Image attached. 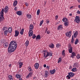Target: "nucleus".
I'll return each instance as SVG.
<instances>
[{"label": "nucleus", "instance_id": "nucleus-1", "mask_svg": "<svg viewBox=\"0 0 80 80\" xmlns=\"http://www.w3.org/2000/svg\"><path fill=\"white\" fill-rule=\"evenodd\" d=\"M17 43L14 41H12L9 44V46L8 48V52L9 53L14 52L17 47Z\"/></svg>", "mask_w": 80, "mask_h": 80}, {"label": "nucleus", "instance_id": "nucleus-2", "mask_svg": "<svg viewBox=\"0 0 80 80\" xmlns=\"http://www.w3.org/2000/svg\"><path fill=\"white\" fill-rule=\"evenodd\" d=\"M4 10L5 13H7L8 11V6H6L4 9H2L1 11L0 12V23H2L4 20Z\"/></svg>", "mask_w": 80, "mask_h": 80}, {"label": "nucleus", "instance_id": "nucleus-3", "mask_svg": "<svg viewBox=\"0 0 80 80\" xmlns=\"http://www.w3.org/2000/svg\"><path fill=\"white\" fill-rule=\"evenodd\" d=\"M43 57L45 58H47L49 56V57H52L53 53L52 52H48L47 50H44L43 51Z\"/></svg>", "mask_w": 80, "mask_h": 80}, {"label": "nucleus", "instance_id": "nucleus-4", "mask_svg": "<svg viewBox=\"0 0 80 80\" xmlns=\"http://www.w3.org/2000/svg\"><path fill=\"white\" fill-rule=\"evenodd\" d=\"M75 22L77 23H79L80 22V17L76 16L75 17V19L74 20Z\"/></svg>", "mask_w": 80, "mask_h": 80}, {"label": "nucleus", "instance_id": "nucleus-5", "mask_svg": "<svg viewBox=\"0 0 80 80\" xmlns=\"http://www.w3.org/2000/svg\"><path fill=\"white\" fill-rule=\"evenodd\" d=\"M72 48H73V47H72L71 46H69L68 51L69 53H71L73 52V50H72Z\"/></svg>", "mask_w": 80, "mask_h": 80}, {"label": "nucleus", "instance_id": "nucleus-6", "mask_svg": "<svg viewBox=\"0 0 80 80\" xmlns=\"http://www.w3.org/2000/svg\"><path fill=\"white\" fill-rule=\"evenodd\" d=\"M66 35L68 37H70L72 35V31H70L69 32L65 33Z\"/></svg>", "mask_w": 80, "mask_h": 80}, {"label": "nucleus", "instance_id": "nucleus-7", "mask_svg": "<svg viewBox=\"0 0 80 80\" xmlns=\"http://www.w3.org/2000/svg\"><path fill=\"white\" fill-rule=\"evenodd\" d=\"M63 26L62 25H60L58 27V30H62L63 29Z\"/></svg>", "mask_w": 80, "mask_h": 80}, {"label": "nucleus", "instance_id": "nucleus-8", "mask_svg": "<svg viewBox=\"0 0 80 80\" xmlns=\"http://www.w3.org/2000/svg\"><path fill=\"white\" fill-rule=\"evenodd\" d=\"M68 74L69 75L70 77H74L75 75V73L72 72H68Z\"/></svg>", "mask_w": 80, "mask_h": 80}, {"label": "nucleus", "instance_id": "nucleus-9", "mask_svg": "<svg viewBox=\"0 0 80 80\" xmlns=\"http://www.w3.org/2000/svg\"><path fill=\"white\" fill-rule=\"evenodd\" d=\"M18 35H19V31L16 30L15 31V35H14V37H18Z\"/></svg>", "mask_w": 80, "mask_h": 80}, {"label": "nucleus", "instance_id": "nucleus-10", "mask_svg": "<svg viewBox=\"0 0 80 80\" xmlns=\"http://www.w3.org/2000/svg\"><path fill=\"white\" fill-rule=\"evenodd\" d=\"M48 75H49V73L48 72V71H45L44 75L46 78H47L48 77Z\"/></svg>", "mask_w": 80, "mask_h": 80}, {"label": "nucleus", "instance_id": "nucleus-11", "mask_svg": "<svg viewBox=\"0 0 80 80\" xmlns=\"http://www.w3.org/2000/svg\"><path fill=\"white\" fill-rule=\"evenodd\" d=\"M29 36L31 37L33 35V30H29Z\"/></svg>", "mask_w": 80, "mask_h": 80}, {"label": "nucleus", "instance_id": "nucleus-12", "mask_svg": "<svg viewBox=\"0 0 80 80\" xmlns=\"http://www.w3.org/2000/svg\"><path fill=\"white\" fill-rule=\"evenodd\" d=\"M62 20L63 22H68V20L67 19V18L65 17H64L62 19Z\"/></svg>", "mask_w": 80, "mask_h": 80}, {"label": "nucleus", "instance_id": "nucleus-13", "mask_svg": "<svg viewBox=\"0 0 80 80\" xmlns=\"http://www.w3.org/2000/svg\"><path fill=\"white\" fill-rule=\"evenodd\" d=\"M56 72V70H55V69H54L53 70H50V73L51 74H53L54 73H55Z\"/></svg>", "mask_w": 80, "mask_h": 80}, {"label": "nucleus", "instance_id": "nucleus-14", "mask_svg": "<svg viewBox=\"0 0 80 80\" xmlns=\"http://www.w3.org/2000/svg\"><path fill=\"white\" fill-rule=\"evenodd\" d=\"M38 67H39V64L38 63H36L35 64V67L36 69H38Z\"/></svg>", "mask_w": 80, "mask_h": 80}, {"label": "nucleus", "instance_id": "nucleus-15", "mask_svg": "<svg viewBox=\"0 0 80 80\" xmlns=\"http://www.w3.org/2000/svg\"><path fill=\"white\" fill-rule=\"evenodd\" d=\"M33 24H30L29 27V30H33Z\"/></svg>", "mask_w": 80, "mask_h": 80}, {"label": "nucleus", "instance_id": "nucleus-16", "mask_svg": "<svg viewBox=\"0 0 80 80\" xmlns=\"http://www.w3.org/2000/svg\"><path fill=\"white\" fill-rule=\"evenodd\" d=\"M64 25L66 27H68L69 25V22L66 21L64 23Z\"/></svg>", "mask_w": 80, "mask_h": 80}, {"label": "nucleus", "instance_id": "nucleus-17", "mask_svg": "<svg viewBox=\"0 0 80 80\" xmlns=\"http://www.w3.org/2000/svg\"><path fill=\"white\" fill-rule=\"evenodd\" d=\"M74 67H78V63L76 62L73 65Z\"/></svg>", "mask_w": 80, "mask_h": 80}, {"label": "nucleus", "instance_id": "nucleus-18", "mask_svg": "<svg viewBox=\"0 0 80 80\" xmlns=\"http://www.w3.org/2000/svg\"><path fill=\"white\" fill-rule=\"evenodd\" d=\"M72 55L71 56V57H72V58H73L74 57L76 56V53L74 52H72Z\"/></svg>", "mask_w": 80, "mask_h": 80}, {"label": "nucleus", "instance_id": "nucleus-19", "mask_svg": "<svg viewBox=\"0 0 80 80\" xmlns=\"http://www.w3.org/2000/svg\"><path fill=\"white\" fill-rule=\"evenodd\" d=\"M18 3V1H15L13 3V5L14 7H16Z\"/></svg>", "mask_w": 80, "mask_h": 80}, {"label": "nucleus", "instance_id": "nucleus-20", "mask_svg": "<svg viewBox=\"0 0 80 80\" xmlns=\"http://www.w3.org/2000/svg\"><path fill=\"white\" fill-rule=\"evenodd\" d=\"M71 71L72 72H77V68H73L72 69Z\"/></svg>", "mask_w": 80, "mask_h": 80}, {"label": "nucleus", "instance_id": "nucleus-21", "mask_svg": "<svg viewBox=\"0 0 80 80\" xmlns=\"http://www.w3.org/2000/svg\"><path fill=\"white\" fill-rule=\"evenodd\" d=\"M28 69V70L30 72H33V70H32V69L31 68V67L29 66Z\"/></svg>", "mask_w": 80, "mask_h": 80}, {"label": "nucleus", "instance_id": "nucleus-22", "mask_svg": "<svg viewBox=\"0 0 80 80\" xmlns=\"http://www.w3.org/2000/svg\"><path fill=\"white\" fill-rule=\"evenodd\" d=\"M7 29H8V28L7 27L4 26L2 28V30L3 31H6V30H7Z\"/></svg>", "mask_w": 80, "mask_h": 80}, {"label": "nucleus", "instance_id": "nucleus-23", "mask_svg": "<svg viewBox=\"0 0 80 80\" xmlns=\"http://www.w3.org/2000/svg\"><path fill=\"white\" fill-rule=\"evenodd\" d=\"M26 17H27V18L29 19H30V18H32V15L28 14L26 15Z\"/></svg>", "mask_w": 80, "mask_h": 80}, {"label": "nucleus", "instance_id": "nucleus-24", "mask_svg": "<svg viewBox=\"0 0 80 80\" xmlns=\"http://www.w3.org/2000/svg\"><path fill=\"white\" fill-rule=\"evenodd\" d=\"M78 32L76 31L74 34V38H76L77 37V35H78Z\"/></svg>", "mask_w": 80, "mask_h": 80}, {"label": "nucleus", "instance_id": "nucleus-25", "mask_svg": "<svg viewBox=\"0 0 80 80\" xmlns=\"http://www.w3.org/2000/svg\"><path fill=\"white\" fill-rule=\"evenodd\" d=\"M49 47L50 48H54V44H53V43H52L51 44L49 45Z\"/></svg>", "mask_w": 80, "mask_h": 80}, {"label": "nucleus", "instance_id": "nucleus-26", "mask_svg": "<svg viewBox=\"0 0 80 80\" xmlns=\"http://www.w3.org/2000/svg\"><path fill=\"white\" fill-rule=\"evenodd\" d=\"M17 15H19V16H20V15H22V13L21 11H18L17 12Z\"/></svg>", "mask_w": 80, "mask_h": 80}, {"label": "nucleus", "instance_id": "nucleus-27", "mask_svg": "<svg viewBox=\"0 0 80 80\" xmlns=\"http://www.w3.org/2000/svg\"><path fill=\"white\" fill-rule=\"evenodd\" d=\"M25 45L26 47H28V45H29V41L27 40L25 43Z\"/></svg>", "mask_w": 80, "mask_h": 80}, {"label": "nucleus", "instance_id": "nucleus-28", "mask_svg": "<svg viewBox=\"0 0 80 80\" xmlns=\"http://www.w3.org/2000/svg\"><path fill=\"white\" fill-rule=\"evenodd\" d=\"M56 46L57 48H59V47H61V44H60V43H57Z\"/></svg>", "mask_w": 80, "mask_h": 80}, {"label": "nucleus", "instance_id": "nucleus-29", "mask_svg": "<svg viewBox=\"0 0 80 80\" xmlns=\"http://www.w3.org/2000/svg\"><path fill=\"white\" fill-rule=\"evenodd\" d=\"M78 42H79L78 39V38H77V39H76V40H75L74 44L75 45H77V44H78Z\"/></svg>", "mask_w": 80, "mask_h": 80}, {"label": "nucleus", "instance_id": "nucleus-30", "mask_svg": "<svg viewBox=\"0 0 80 80\" xmlns=\"http://www.w3.org/2000/svg\"><path fill=\"white\" fill-rule=\"evenodd\" d=\"M16 77L17 78H20L21 77V75L19 74H18L16 75Z\"/></svg>", "mask_w": 80, "mask_h": 80}, {"label": "nucleus", "instance_id": "nucleus-31", "mask_svg": "<svg viewBox=\"0 0 80 80\" xmlns=\"http://www.w3.org/2000/svg\"><path fill=\"white\" fill-rule=\"evenodd\" d=\"M19 68H22V65H23V62H21L19 63Z\"/></svg>", "mask_w": 80, "mask_h": 80}, {"label": "nucleus", "instance_id": "nucleus-32", "mask_svg": "<svg viewBox=\"0 0 80 80\" xmlns=\"http://www.w3.org/2000/svg\"><path fill=\"white\" fill-rule=\"evenodd\" d=\"M65 50H63L62 52V55L63 56V57H65Z\"/></svg>", "mask_w": 80, "mask_h": 80}, {"label": "nucleus", "instance_id": "nucleus-33", "mask_svg": "<svg viewBox=\"0 0 80 80\" xmlns=\"http://www.w3.org/2000/svg\"><path fill=\"white\" fill-rule=\"evenodd\" d=\"M24 32V29H22L20 32V33L21 35H23V32Z\"/></svg>", "mask_w": 80, "mask_h": 80}, {"label": "nucleus", "instance_id": "nucleus-34", "mask_svg": "<svg viewBox=\"0 0 80 80\" xmlns=\"http://www.w3.org/2000/svg\"><path fill=\"white\" fill-rule=\"evenodd\" d=\"M8 42H5L3 44V46L6 47H8Z\"/></svg>", "mask_w": 80, "mask_h": 80}, {"label": "nucleus", "instance_id": "nucleus-35", "mask_svg": "<svg viewBox=\"0 0 80 80\" xmlns=\"http://www.w3.org/2000/svg\"><path fill=\"white\" fill-rule=\"evenodd\" d=\"M9 80H13V77L12 75H9Z\"/></svg>", "mask_w": 80, "mask_h": 80}, {"label": "nucleus", "instance_id": "nucleus-36", "mask_svg": "<svg viewBox=\"0 0 80 80\" xmlns=\"http://www.w3.org/2000/svg\"><path fill=\"white\" fill-rule=\"evenodd\" d=\"M8 32H12V27H10L8 29Z\"/></svg>", "mask_w": 80, "mask_h": 80}, {"label": "nucleus", "instance_id": "nucleus-37", "mask_svg": "<svg viewBox=\"0 0 80 80\" xmlns=\"http://www.w3.org/2000/svg\"><path fill=\"white\" fill-rule=\"evenodd\" d=\"M37 39H38L39 40H40L41 38H40V35H38L36 38V40H37Z\"/></svg>", "mask_w": 80, "mask_h": 80}, {"label": "nucleus", "instance_id": "nucleus-38", "mask_svg": "<svg viewBox=\"0 0 80 80\" xmlns=\"http://www.w3.org/2000/svg\"><path fill=\"white\" fill-rule=\"evenodd\" d=\"M8 31L6 30L4 31V35H7L8 34Z\"/></svg>", "mask_w": 80, "mask_h": 80}, {"label": "nucleus", "instance_id": "nucleus-39", "mask_svg": "<svg viewBox=\"0 0 80 80\" xmlns=\"http://www.w3.org/2000/svg\"><path fill=\"white\" fill-rule=\"evenodd\" d=\"M74 41H75V40L73 39V36H72V39L71 41V42L72 43H74Z\"/></svg>", "mask_w": 80, "mask_h": 80}, {"label": "nucleus", "instance_id": "nucleus-40", "mask_svg": "<svg viewBox=\"0 0 80 80\" xmlns=\"http://www.w3.org/2000/svg\"><path fill=\"white\" fill-rule=\"evenodd\" d=\"M61 62H62V58H60L58 59V63H61Z\"/></svg>", "mask_w": 80, "mask_h": 80}, {"label": "nucleus", "instance_id": "nucleus-41", "mask_svg": "<svg viewBox=\"0 0 80 80\" xmlns=\"http://www.w3.org/2000/svg\"><path fill=\"white\" fill-rule=\"evenodd\" d=\"M40 9H38L37 11V15H39V14H40Z\"/></svg>", "mask_w": 80, "mask_h": 80}, {"label": "nucleus", "instance_id": "nucleus-42", "mask_svg": "<svg viewBox=\"0 0 80 80\" xmlns=\"http://www.w3.org/2000/svg\"><path fill=\"white\" fill-rule=\"evenodd\" d=\"M77 58V59H79L80 58V54H78L76 56Z\"/></svg>", "mask_w": 80, "mask_h": 80}, {"label": "nucleus", "instance_id": "nucleus-43", "mask_svg": "<svg viewBox=\"0 0 80 80\" xmlns=\"http://www.w3.org/2000/svg\"><path fill=\"white\" fill-rule=\"evenodd\" d=\"M66 78L67 79H70V75H68L67 76H66Z\"/></svg>", "mask_w": 80, "mask_h": 80}, {"label": "nucleus", "instance_id": "nucleus-44", "mask_svg": "<svg viewBox=\"0 0 80 80\" xmlns=\"http://www.w3.org/2000/svg\"><path fill=\"white\" fill-rule=\"evenodd\" d=\"M28 75L29 77H31L32 75H33V72H30Z\"/></svg>", "mask_w": 80, "mask_h": 80}, {"label": "nucleus", "instance_id": "nucleus-45", "mask_svg": "<svg viewBox=\"0 0 80 80\" xmlns=\"http://www.w3.org/2000/svg\"><path fill=\"white\" fill-rule=\"evenodd\" d=\"M32 38L33 39H34V38H36V35H35V34L32 35Z\"/></svg>", "mask_w": 80, "mask_h": 80}, {"label": "nucleus", "instance_id": "nucleus-46", "mask_svg": "<svg viewBox=\"0 0 80 80\" xmlns=\"http://www.w3.org/2000/svg\"><path fill=\"white\" fill-rule=\"evenodd\" d=\"M33 80H37V77L36 76H35V77H34L33 78Z\"/></svg>", "mask_w": 80, "mask_h": 80}, {"label": "nucleus", "instance_id": "nucleus-47", "mask_svg": "<svg viewBox=\"0 0 80 80\" xmlns=\"http://www.w3.org/2000/svg\"><path fill=\"white\" fill-rule=\"evenodd\" d=\"M25 5L26 7H28V3L27 2L25 3Z\"/></svg>", "mask_w": 80, "mask_h": 80}, {"label": "nucleus", "instance_id": "nucleus-48", "mask_svg": "<svg viewBox=\"0 0 80 80\" xmlns=\"http://www.w3.org/2000/svg\"><path fill=\"white\" fill-rule=\"evenodd\" d=\"M49 22H50V21H49V20H47L46 21V23H47L48 24Z\"/></svg>", "mask_w": 80, "mask_h": 80}, {"label": "nucleus", "instance_id": "nucleus-49", "mask_svg": "<svg viewBox=\"0 0 80 80\" xmlns=\"http://www.w3.org/2000/svg\"><path fill=\"white\" fill-rule=\"evenodd\" d=\"M50 31L48 30L47 32V34H50Z\"/></svg>", "mask_w": 80, "mask_h": 80}, {"label": "nucleus", "instance_id": "nucleus-50", "mask_svg": "<svg viewBox=\"0 0 80 80\" xmlns=\"http://www.w3.org/2000/svg\"><path fill=\"white\" fill-rule=\"evenodd\" d=\"M77 13H78V14H80V11L79 10H78L77 11Z\"/></svg>", "mask_w": 80, "mask_h": 80}, {"label": "nucleus", "instance_id": "nucleus-51", "mask_svg": "<svg viewBox=\"0 0 80 80\" xmlns=\"http://www.w3.org/2000/svg\"><path fill=\"white\" fill-rule=\"evenodd\" d=\"M43 20H42L40 22V23H41L42 24H43Z\"/></svg>", "mask_w": 80, "mask_h": 80}, {"label": "nucleus", "instance_id": "nucleus-52", "mask_svg": "<svg viewBox=\"0 0 80 80\" xmlns=\"http://www.w3.org/2000/svg\"><path fill=\"white\" fill-rule=\"evenodd\" d=\"M58 15H56L55 17L56 20H57V19H58Z\"/></svg>", "mask_w": 80, "mask_h": 80}, {"label": "nucleus", "instance_id": "nucleus-53", "mask_svg": "<svg viewBox=\"0 0 80 80\" xmlns=\"http://www.w3.org/2000/svg\"><path fill=\"white\" fill-rule=\"evenodd\" d=\"M17 7H15L14 8V10L15 11H17Z\"/></svg>", "mask_w": 80, "mask_h": 80}, {"label": "nucleus", "instance_id": "nucleus-54", "mask_svg": "<svg viewBox=\"0 0 80 80\" xmlns=\"http://www.w3.org/2000/svg\"><path fill=\"white\" fill-rule=\"evenodd\" d=\"M46 68H47L48 69H49L50 67H49V66H48V65L47 66Z\"/></svg>", "mask_w": 80, "mask_h": 80}, {"label": "nucleus", "instance_id": "nucleus-55", "mask_svg": "<svg viewBox=\"0 0 80 80\" xmlns=\"http://www.w3.org/2000/svg\"><path fill=\"white\" fill-rule=\"evenodd\" d=\"M29 77H30V76L29 75H28L26 76L27 78H28Z\"/></svg>", "mask_w": 80, "mask_h": 80}, {"label": "nucleus", "instance_id": "nucleus-56", "mask_svg": "<svg viewBox=\"0 0 80 80\" xmlns=\"http://www.w3.org/2000/svg\"><path fill=\"white\" fill-rule=\"evenodd\" d=\"M43 67H44V68H46V67H47V65H46V64H44Z\"/></svg>", "mask_w": 80, "mask_h": 80}, {"label": "nucleus", "instance_id": "nucleus-57", "mask_svg": "<svg viewBox=\"0 0 80 80\" xmlns=\"http://www.w3.org/2000/svg\"><path fill=\"white\" fill-rule=\"evenodd\" d=\"M46 31H45V33H46L47 32V30H48V28H46Z\"/></svg>", "mask_w": 80, "mask_h": 80}, {"label": "nucleus", "instance_id": "nucleus-58", "mask_svg": "<svg viewBox=\"0 0 80 80\" xmlns=\"http://www.w3.org/2000/svg\"><path fill=\"white\" fill-rule=\"evenodd\" d=\"M9 34H10V35H12V33H11V32H9Z\"/></svg>", "mask_w": 80, "mask_h": 80}, {"label": "nucleus", "instance_id": "nucleus-59", "mask_svg": "<svg viewBox=\"0 0 80 80\" xmlns=\"http://www.w3.org/2000/svg\"><path fill=\"white\" fill-rule=\"evenodd\" d=\"M9 67H11V66H12V65L11 64H10L9 65Z\"/></svg>", "mask_w": 80, "mask_h": 80}, {"label": "nucleus", "instance_id": "nucleus-60", "mask_svg": "<svg viewBox=\"0 0 80 80\" xmlns=\"http://www.w3.org/2000/svg\"><path fill=\"white\" fill-rule=\"evenodd\" d=\"M69 15H70V16H72V13L69 14Z\"/></svg>", "mask_w": 80, "mask_h": 80}, {"label": "nucleus", "instance_id": "nucleus-61", "mask_svg": "<svg viewBox=\"0 0 80 80\" xmlns=\"http://www.w3.org/2000/svg\"><path fill=\"white\" fill-rule=\"evenodd\" d=\"M78 2L79 3H80V0H78Z\"/></svg>", "mask_w": 80, "mask_h": 80}, {"label": "nucleus", "instance_id": "nucleus-62", "mask_svg": "<svg viewBox=\"0 0 80 80\" xmlns=\"http://www.w3.org/2000/svg\"><path fill=\"white\" fill-rule=\"evenodd\" d=\"M42 24L40 23V26H42Z\"/></svg>", "mask_w": 80, "mask_h": 80}, {"label": "nucleus", "instance_id": "nucleus-63", "mask_svg": "<svg viewBox=\"0 0 80 80\" xmlns=\"http://www.w3.org/2000/svg\"><path fill=\"white\" fill-rule=\"evenodd\" d=\"M19 80H22V79H21V78H20Z\"/></svg>", "mask_w": 80, "mask_h": 80}, {"label": "nucleus", "instance_id": "nucleus-64", "mask_svg": "<svg viewBox=\"0 0 80 80\" xmlns=\"http://www.w3.org/2000/svg\"><path fill=\"white\" fill-rule=\"evenodd\" d=\"M73 8V7H70V8Z\"/></svg>", "mask_w": 80, "mask_h": 80}]
</instances>
